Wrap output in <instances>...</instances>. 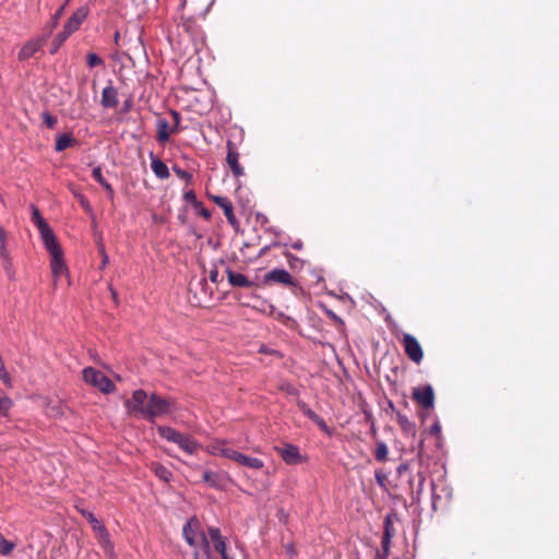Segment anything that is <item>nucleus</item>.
<instances>
[{
    "instance_id": "43",
    "label": "nucleus",
    "mask_w": 559,
    "mask_h": 559,
    "mask_svg": "<svg viewBox=\"0 0 559 559\" xmlns=\"http://www.w3.org/2000/svg\"><path fill=\"white\" fill-rule=\"evenodd\" d=\"M5 240L7 239L0 240V258L2 260H8V258L10 257L7 246H5Z\"/></svg>"
},
{
    "instance_id": "48",
    "label": "nucleus",
    "mask_w": 559,
    "mask_h": 559,
    "mask_svg": "<svg viewBox=\"0 0 559 559\" xmlns=\"http://www.w3.org/2000/svg\"><path fill=\"white\" fill-rule=\"evenodd\" d=\"M218 276H219V273H218L217 269H213L210 271L209 277H210L211 282L218 283Z\"/></svg>"
},
{
    "instance_id": "38",
    "label": "nucleus",
    "mask_w": 559,
    "mask_h": 559,
    "mask_svg": "<svg viewBox=\"0 0 559 559\" xmlns=\"http://www.w3.org/2000/svg\"><path fill=\"white\" fill-rule=\"evenodd\" d=\"M169 115L171 117V127H173V130H175L176 132L179 131V126H180V121H181V117H180V114L177 111V110H169Z\"/></svg>"
},
{
    "instance_id": "1",
    "label": "nucleus",
    "mask_w": 559,
    "mask_h": 559,
    "mask_svg": "<svg viewBox=\"0 0 559 559\" xmlns=\"http://www.w3.org/2000/svg\"><path fill=\"white\" fill-rule=\"evenodd\" d=\"M130 412L140 413L144 418L153 420L155 417L169 414L174 409L173 402L155 394H147L142 389L134 391L132 399L126 403Z\"/></svg>"
},
{
    "instance_id": "29",
    "label": "nucleus",
    "mask_w": 559,
    "mask_h": 559,
    "mask_svg": "<svg viewBox=\"0 0 559 559\" xmlns=\"http://www.w3.org/2000/svg\"><path fill=\"white\" fill-rule=\"evenodd\" d=\"M202 478L203 481L206 483L210 487H221V476L218 473L212 471H204Z\"/></svg>"
},
{
    "instance_id": "5",
    "label": "nucleus",
    "mask_w": 559,
    "mask_h": 559,
    "mask_svg": "<svg viewBox=\"0 0 559 559\" xmlns=\"http://www.w3.org/2000/svg\"><path fill=\"white\" fill-rule=\"evenodd\" d=\"M31 209H32V221L37 226L39 234L41 236V239L44 241V245L57 240L52 229L49 227V225L46 223V221L40 215L39 210L35 205H32Z\"/></svg>"
},
{
    "instance_id": "2",
    "label": "nucleus",
    "mask_w": 559,
    "mask_h": 559,
    "mask_svg": "<svg viewBox=\"0 0 559 559\" xmlns=\"http://www.w3.org/2000/svg\"><path fill=\"white\" fill-rule=\"evenodd\" d=\"M45 247L51 255L50 266L53 276V285L57 286L61 276H68L69 274V270L63 262V251L57 240L46 243Z\"/></svg>"
},
{
    "instance_id": "31",
    "label": "nucleus",
    "mask_w": 559,
    "mask_h": 559,
    "mask_svg": "<svg viewBox=\"0 0 559 559\" xmlns=\"http://www.w3.org/2000/svg\"><path fill=\"white\" fill-rule=\"evenodd\" d=\"M69 37H70V35L68 33H66L63 29H62V32L57 34V36L53 38V40L51 43L50 53L51 55L56 53Z\"/></svg>"
},
{
    "instance_id": "34",
    "label": "nucleus",
    "mask_w": 559,
    "mask_h": 559,
    "mask_svg": "<svg viewBox=\"0 0 559 559\" xmlns=\"http://www.w3.org/2000/svg\"><path fill=\"white\" fill-rule=\"evenodd\" d=\"M86 63L88 68L102 67L104 66V60L94 52H88L86 55Z\"/></svg>"
},
{
    "instance_id": "32",
    "label": "nucleus",
    "mask_w": 559,
    "mask_h": 559,
    "mask_svg": "<svg viewBox=\"0 0 559 559\" xmlns=\"http://www.w3.org/2000/svg\"><path fill=\"white\" fill-rule=\"evenodd\" d=\"M388 454H389V449H388L386 444L383 441H378L376 452H374V457L377 459V461L384 462L388 459Z\"/></svg>"
},
{
    "instance_id": "3",
    "label": "nucleus",
    "mask_w": 559,
    "mask_h": 559,
    "mask_svg": "<svg viewBox=\"0 0 559 559\" xmlns=\"http://www.w3.org/2000/svg\"><path fill=\"white\" fill-rule=\"evenodd\" d=\"M186 542L193 548L203 547L206 555L210 552L209 542L203 532L197 530V521L187 522L182 528Z\"/></svg>"
},
{
    "instance_id": "35",
    "label": "nucleus",
    "mask_w": 559,
    "mask_h": 559,
    "mask_svg": "<svg viewBox=\"0 0 559 559\" xmlns=\"http://www.w3.org/2000/svg\"><path fill=\"white\" fill-rule=\"evenodd\" d=\"M312 421L324 432L326 433L328 436H332V430L329 428V426L326 425V423L324 421V419L322 417H320L319 415H316L313 418H312Z\"/></svg>"
},
{
    "instance_id": "46",
    "label": "nucleus",
    "mask_w": 559,
    "mask_h": 559,
    "mask_svg": "<svg viewBox=\"0 0 559 559\" xmlns=\"http://www.w3.org/2000/svg\"><path fill=\"white\" fill-rule=\"evenodd\" d=\"M183 197L187 202L197 203V197L192 190L187 191Z\"/></svg>"
},
{
    "instance_id": "36",
    "label": "nucleus",
    "mask_w": 559,
    "mask_h": 559,
    "mask_svg": "<svg viewBox=\"0 0 559 559\" xmlns=\"http://www.w3.org/2000/svg\"><path fill=\"white\" fill-rule=\"evenodd\" d=\"M297 406L301 413L311 420L317 415L304 401L298 400Z\"/></svg>"
},
{
    "instance_id": "17",
    "label": "nucleus",
    "mask_w": 559,
    "mask_h": 559,
    "mask_svg": "<svg viewBox=\"0 0 559 559\" xmlns=\"http://www.w3.org/2000/svg\"><path fill=\"white\" fill-rule=\"evenodd\" d=\"M278 452L286 464H297L301 461L299 449L294 444H286L278 449Z\"/></svg>"
},
{
    "instance_id": "39",
    "label": "nucleus",
    "mask_w": 559,
    "mask_h": 559,
    "mask_svg": "<svg viewBox=\"0 0 559 559\" xmlns=\"http://www.w3.org/2000/svg\"><path fill=\"white\" fill-rule=\"evenodd\" d=\"M173 170L174 173L182 180L187 181V182H190L192 180V175L187 171V170H183L181 169L180 167L178 166H174L173 167Z\"/></svg>"
},
{
    "instance_id": "37",
    "label": "nucleus",
    "mask_w": 559,
    "mask_h": 559,
    "mask_svg": "<svg viewBox=\"0 0 559 559\" xmlns=\"http://www.w3.org/2000/svg\"><path fill=\"white\" fill-rule=\"evenodd\" d=\"M43 121L49 129H53L57 124V118L48 111L41 114Z\"/></svg>"
},
{
    "instance_id": "28",
    "label": "nucleus",
    "mask_w": 559,
    "mask_h": 559,
    "mask_svg": "<svg viewBox=\"0 0 559 559\" xmlns=\"http://www.w3.org/2000/svg\"><path fill=\"white\" fill-rule=\"evenodd\" d=\"M152 471L160 480H163L165 483H168L173 477L171 472L158 463L152 464Z\"/></svg>"
},
{
    "instance_id": "26",
    "label": "nucleus",
    "mask_w": 559,
    "mask_h": 559,
    "mask_svg": "<svg viewBox=\"0 0 559 559\" xmlns=\"http://www.w3.org/2000/svg\"><path fill=\"white\" fill-rule=\"evenodd\" d=\"M75 143H76V140L72 135L62 134L57 138L55 148L57 152H62Z\"/></svg>"
},
{
    "instance_id": "10",
    "label": "nucleus",
    "mask_w": 559,
    "mask_h": 559,
    "mask_svg": "<svg viewBox=\"0 0 559 559\" xmlns=\"http://www.w3.org/2000/svg\"><path fill=\"white\" fill-rule=\"evenodd\" d=\"M48 37L49 36H46V33L43 32L41 37L26 41L17 55L19 60L24 61L33 57L44 46Z\"/></svg>"
},
{
    "instance_id": "27",
    "label": "nucleus",
    "mask_w": 559,
    "mask_h": 559,
    "mask_svg": "<svg viewBox=\"0 0 559 559\" xmlns=\"http://www.w3.org/2000/svg\"><path fill=\"white\" fill-rule=\"evenodd\" d=\"M396 419H397V424L399 426L401 427V429L407 433V435H412L414 436L415 435V426L414 424L407 418V416L403 415V414H397L396 416Z\"/></svg>"
},
{
    "instance_id": "44",
    "label": "nucleus",
    "mask_w": 559,
    "mask_h": 559,
    "mask_svg": "<svg viewBox=\"0 0 559 559\" xmlns=\"http://www.w3.org/2000/svg\"><path fill=\"white\" fill-rule=\"evenodd\" d=\"M418 476H419V480H418V486H417V489H416V496L417 497H419L423 493L424 483H425L424 475L421 473H419Z\"/></svg>"
},
{
    "instance_id": "56",
    "label": "nucleus",
    "mask_w": 559,
    "mask_h": 559,
    "mask_svg": "<svg viewBox=\"0 0 559 559\" xmlns=\"http://www.w3.org/2000/svg\"><path fill=\"white\" fill-rule=\"evenodd\" d=\"M201 214H202V216H204L205 218H210V216H211V215H210V212H209L207 210H205V209H203V210H202Z\"/></svg>"
},
{
    "instance_id": "45",
    "label": "nucleus",
    "mask_w": 559,
    "mask_h": 559,
    "mask_svg": "<svg viewBox=\"0 0 559 559\" xmlns=\"http://www.w3.org/2000/svg\"><path fill=\"white\" fill-rule=\"evenodd\" d=\"M2 265H3V269L5 270L7 274L9 276H11L12 274V261H11V258L9 257L8 260H2Z\"/></svg>"
},
{
    "instance_id": "4",
    "label": "nucleus",
    "mask_w": 559,
    "mask_h": 559,
    "mask_svg": "<svg viewBox=\"0 0 559 559\" xmlns=\"http://www.w3.org/2000/svg\"><path fill=\"white\" fill-rule=\"evenodd\" d=\"M401 343L404 347L405 354L412 361L419 364L423 360L424 352L421 345L419 344L415 336L405 333L402 337Z\"/></svg>"
},
{
    "instance_id": "30",
    "label": "nucleus",
    "mask_w": 559,
    "mask_h": 559,
    "mask_svg": "<svg viewBox=\"0 0 559 559\" xmlns=\"http://www.w3.org/2000/svg\"><path fill=\"white\" fill-rule=\"evenodd\" d=\"M395 519H396V515L393 514V513L388 514L384 518V522H383V528H384L383 536L393 537L395 535V530H394V526H393V523H394Z\"/></svg>"
},
{
    "instance_id": "33",
    "label": "nucleus",
    "mask_w": 559,
    "mask_h": 559,
    "mask_svg": "<svg viewBox=\"0 0 559 559\" xmlns=\"http://www.w3.org/2000/svg\"><path fill=\"white\" fill-rule=\"evenodd\" d=\"M15 545L5 539L4 536L0 533V555L8 556L14 549Z\"/></svg>"
},
{
    "instance_id": "13",
    "label": "nucleus",
    "mask_w": 559,
    "mask_h": 559,
    "mask_svg": "<svg viewBox=\"0 0 559 559\" xmlns=\"http://www.w3.org/2000/svg\"><path fill=\"white\" fill-rule=\"evenodd\" d=\"M177 133L165 118H158L156 121V140L158 143H166L169 141L171 134Z\"/></svg>"
},
{
    "instance_id": "40",
    "label": "nucleus",
    "mask_w": 559,
    "mask_h": 559,
    "mask_svg": "<svg viewBox=\"0 0 559 559\" xmlns=\"http://www.w3.org/2000/svg\"><path fill=\"white\" fill-rule=\"evenodd\" d=\"M11 407V401L4 395H0V416L5 415Z\"/></svg>"
},
{
    "instance_id": "55",
    "label": "nucleus",
    "mask_w": 559,
    "mask_h": 559,
    "mask_svg": "<svg viewBox=\"0 0 559 559\" xmlns=\"http://www.w3.org/2000/svg\"><path fill=\"white\" fill-rule=\"evenodd\" d=\"M293 248L296 250H300L302 248V243L300 241H297L293 245Z\"/></svg>"
},
{
    "instance_id": "22",
    "label": "nucleus",
    "mask_w": 559,
    "mask_h": 559,
    "mask_svg": "<svg viewBox=\"0 0 559 559\" xmlns=\"http://www.w3.org/2000/svg\"><path fill=\"white\" fill-rule=\"evenodd\" d=\"M176 444L189 454L195 453L200 448V444L195 440L182 433L177 439Z\"/></svg>"
},
{
    "instance_id": "54",
    "label": "nucleus",
    "mask_w": 559,
    "mask_h": 559,
    "mask_svg": "<svg viewBox=\"0 0 559 559\" xmlns=\"http://www.w3.org/2000/svg\"><path fill=\"white\" fill-rule=\"evenodd\" d=\"M7 239V234L4 229L0 226V240Z\"/></svg>"
},
{
    "instance_id": "7",
    "label": "nucleus",
    "mask_w": 559,
    "mask_h": 559,
    "mask_svg": "<svg viewBox=\"0 0 559 559\" xmlns=\"http://www.w3.org/2000/svg\"><path fill=\"white\" fill-rule=\"evenodd\" d=\"M226 147H227L226 163H227L228 167L230 168V170L235 177H237V178L241 177L245 174V171H243V168L241 167V165L239 164L240 154L237 151L236 144L233 141L228 140L226 143Z\"/></svg>"
},
{
    "instance_id": "14",
    "label": "nucleus",
    "mask_w": 559,
    "mask_h": 559,
    "mask_svg": "<svg viewBox=\"0 0 559 559\" xmlns=\"http://www.w3.org/2000/svg\"><path fill=\"white\" fill-rule=\"evenodd\" d=\"M209 535L214 544L215 550L221 554L222 559H235L227 552L226 543L221 535V531L217 527H210Z\"/></svg>"
},
{
    "instance_id": "41",
    "label": "nucleus",
    "mask_w": 559,
    "mask_h": 559,
    "mask_svg": "<svg viewBox=\"0 0 559 559\" xmlns=\"http://www.w3.org/2000/svg\"><path fill=\"white\" fill-rule=\"evenodd\" d=\"M429 433L431 436H435L437 439H440L441 438V425L439 423V420L437 419L433 425L430 427L429 429Z\"/></svg>"
},
{
    "instance_id": "6",
    "label": "nucleus",
    "mask_w": 559,
    "mask_h": 559,
    "mask_svg": "<svg viewBox=\"0 0 559 559\" xmlns=\"http://www.w3.org/2000/svg\"><path fill=\"white\" fill-rule=\"evenodd\" d=\"M265 285L282 284L284 286H295L293 276L284 269H274L263 276Z\"/></svg>"
},
{
    "instance_id": "53",
    "label": "nucleus",
    "mask_w": 559,
    "mask_h": 559,
    "mask_svg": "<svg viewBox=\"0 0 559 559\" xmlns=\"http://www.w3.org/2000/svg\"><path fill=\"white\" fill-rule=\"evenodd\" d=\"M100 252L103 254V265L105 266L108 263V255L105 252L104 248H102Z\"/></svg>"
},
{
    "instance_id": "51",
    "label": "nucleus",
    "mask_w": 559,
    "mask_h": 559,
    "mask_svg": "<svg viewBox=\"0 0 559 559\" xmlns=\"http://www.w3.org/2000/svg\"><path fill=\"white\" fill-rule=\"evenodd\" d=\"M81 204L86 211H91V204L84 197L81 198Z\"/></svg>"
},
{
    "instance_id": "9",
    "label": "nucleus",
    "mask_w": 559,
    "mask_h": 559,
    "mask_svg": "<svg viewBox=\"0 0 559 559\" xmlns=\"http://www.w3.org/2000/svg\"><path fill=\"white\" fill-rule=\"evenodd\" d=\"M85 515H86V519L88 520V522L92 524L93 530L95 532H97L99 542H100L105 552L110 555L112 552V545L109 540V534L107 533L106 528L94 516L93 513L87 512Z\"/></svg>"
},
{
    "instance_id": "21",
    "label": "nucleus",
    "mask_w": 559,
    "mask_h": 559,
    "mask_svg": "<svg viewBox=\"0 0 559 559\" xmlns=\"http://www.w3.org/2000/svg\"><path fill=\"white\" fill-rule=\"evenodd\" d=\"M206 451L212 455H222L226 459H229V455H231L230 453L235 452L234 449L226 447L225 440H216L206 448Z\"/></svg>"
},
{
    "instance_id": "25",
    "label": "nucleus",
    "mask_w": 559,
    "mask_h": 559,
    "mask_svg": "<svg viewBox=\"0 0 559 559\" xmlns=\"http://www.w3.org/2000/svg\"><path fill=\"white\" fill-rule=\"evenodd\" d=\"M157 431L162 438L174 443H176L177 439L181 435L179 431L175 430L169 426H158Z\"/></svg>"
},
{
    "instance_id": "15",
    "label": "nucleus",
    "mask_w": 559,
    "mask_h": 559,
    "mask_svg": "<svg viewBox=\"0 0 559 559\" xmlns=\"http://www.w3.org/2000/svg\"><path fill=\"white\" fill-rule=\"evenodd\" d=\"M212 200L223 210L224 215L230 225L235 226L238 224V221L234 214L233 203L227 198L215 195L212 198Z\"/></svg>"
},
{
    "instance_id": "16",
    "label": "nucleus",
    "mask_w": 559,
    "mask_h": 559,
    "mask_svg": "<svg viewBox=\"0 0 559 559\" xmlns=\"http://www.w3.org/2000/svg\"><path fill=\"white\" fill-rule=\"evenodd\" d=\"M83 380L86 384H112V381L93 367L83 370Z\"/></svg>"
},
{
    "instance_id": "8",
    "label": "nucleus",
    "mask_w": 559,
    "mask_h": 559,
    "mask_svg": "<svg viewBox=\"0 0 559 559\" xmlns=\"http://www.w3.org/2000/svg\"><path fill=\"white\" fill-rule=\"evenodd\" d=\"M88 14L90 9L87 7H80L64 23L63 31L71 36L74 32H76L80 28L81 24L86 20Z\"/></svg>"
},
{
    "instance_id": "12",
    "label": "nucleus",
    "mask_w": 559,
    "mask_h": 559,
    "mask_svg": "<svg viewBox=\"0 0 559 559\" xmlns=\"http://www.w3.org/2000/svg\"><path fill=\"white\" fill-rule=\"evenodd\" d=\"M229 460L236 462L237 464L251 468V469H262L264 467V462L258 457H252L246 454H242L235 450L234 453H230Z\"/></svg>"
},
{
    "instance_id": "24",
    "label": "nucleus",
    "mask_w": 559,
    "mask_h": 559,
    "mask_svg": "<svg viewBox=\"0 0 559 559\" xmlns=\"http://www.w3.org/2000/svg\"><path fill=\"white\" fill-rule=\"evenodd\" d=\"M71 0H66L63 4L55 12V14L51 16L50 22L44 27V32L46 33V36H50L53 32V29L57 27L59 20L61 19L66 7L70 3Z\"/></svg>"
},
{
    "instance_id": "18",
    "label": "nucleus",
    "mask_w": 559,
    "mask_h": 559,
    "mask_svg": "<svg viewBox=\"0 0 559 559\" xmlns=\"http://www.w3.org/2000/svg\"><path fill=\"white\" fill-rule=\"evenodd\" d=\"M226 275L228 283L234 287L250 288L253 286V282H251L247 276L241 273H237L229 267L226 269Z\"/></svg>"
},
{
    "instance_id": "20",
    "label": "nucleus",
    "mask_w": 559,
    "mask_h": 559,
    "mask_svg": "<svg viewBox=\"0 0 559 559\" xmlns=\"http://www.w3.org/2000/svg\"><path fill=\"white\" fill-rule=\"evenodd\" d=\"M100 103L105 108H116L118 106V92L112 85L104 87Z\"/></svg>"
},
{
    "instance_id": "50",
    "label": "nucleus",
    "mask_w": 559,
    "mask_h": 559,
    "mask_svg": "<svg viewBox=\"0 0 559 559\" xmlns=\"http://www.w3.org/2000/svg\"><path fill=\"white\" fill-rule=\"evenodd\" d=\"M285 549H286V552L290 556V557H294L296 555V550L294 548V546L292 544H287L285 546Z\"/></svg>"
},
{
    "instance_id": "47",
    "label": "nucleus",
    "mask_w": 559,
    "mask_h": 559,
    "mask_svg": "<svg viewBox=\"0 0 559 559\" xmlns=\"http://www.w3.org/2000/svg\"><path fill=\"white\" fill-rule=\"evenodd\" d=\"M409 468V465L408 463H402L400 464L397 467H396V473L402 476L403 474H405Z\"/></svg>"
},
{
    "instance_id": "23",
    "label": "nucleus",
    "mask_w": 559,
    "mask_h": 559,
    "mask_svg": "<svg viewBox=\"0 0 559 559\" xmlns=\"http://www.w3.org/2000/svg\"><path fill=\"white\" fill-rule=\"evenodd\" d=\"M92 177L105 189L107 197L112 200L115 197V191L111 185L104 178L102 168L96 166L93 168Z\"/></svg>"
},
{
    "instance_id": "19",
    "label": "nucleus",
    "mask_w": 559,
    "mask_h": 559,
    "mask_svg": "<svg viewBox=\"0 0 559 559\" xmlns=\"http://www.w3.org/2000/svg\"><path fill=\"white\" fill-rule=\"evenodd\" d=\"M150 158H151V168H152L153 173L155 174V176L162 180L169 178L170 174H169V169H168L167 165L159 157L154 155L153 153H150Z\"/></svg>"
},
{
    "instance_id": "49",
    "label": "nucleus",
    "mask_w": 559,
    "mask_h": 559,
    "mask_svg": "<svg viewBox=\"0 0 559 559\" xmlns=\"http://www.w3.org/2000/svg\"><path fill=\"white\" fill-rule=\"evenodd\" d=\"M376 480L379 486L384 487L385 476L382 473H376Z\"/></svg>"
},
{
    "instance_id": "52",
    "label": "nucleus",
    "mask_w": 559,
    "mask_h": 559,
    "mask_svg": "<svg viewBox=\"0 0 559 559\" xmlns=\"http://www.w3.org/2000/svg\"><path fill=\"white\" fill-rule=\"evenodd\" d=\"M100 388H102L103 393H105V394H110L116 389V386H100Z\"/></svg>"
},
{
    "instance_id": "11",
    "label": "nucleus",
    "mask_w": 559,
    "mask_h": 559,
    "mask_svg": "<svg viewBox=\"0 0 559 559\" xmlns=\"http://www.w3.org/2000/svg\"><path fill=\"white\" fill-rule=\"evenodd\" d=\"M413 399L424 408H432L435 393L432 386H416L413 390Z\"/></svg>"
},
{
    "instance_id": "42",
    "label": "nucleus",
    "mask_w": 559,
    "mask_h": 559,
    "mask_svg": "<svg viewBox=\"0 0 559 559\" xmlns=\"http://www.w3.org/2000/svg\"><path fill=\"white\" fill-rule=\"evenodd\" d=\"M392 538L393 537H388V536L382 537V550L384 552V557H386L389 555Z\"/></svg>"
}]
</instances>
